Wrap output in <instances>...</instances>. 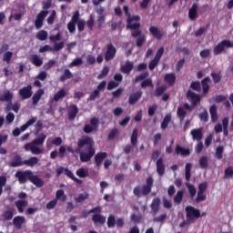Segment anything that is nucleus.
<instances>
[{
	"label": "nucleus",
	"mask_w": 233,
	"mask_h": 233,
	"mask_svg": "<svg viewBox=\"0 0 233 233\" xmlns=\"http://www.w3.org/2000/svg\"><path fill=\"white\" fill-rule=\"evenodd\" d=\"M147 86H150L151 88H154V83L152 82L151 78L145 79L141 83V88H147Z\"/></svg>",
	"instance_id": "54"
},
{
	"label": "nucleus",
	"mask_w": 233,
	"mask_h": 233,
	"mask_svg": "<svg viewBox=\"0 0 233 233\" xmlns=\"http://www.w3.org/2000/svg\"><path fill=\"white\" fill-rule=\"evenodd\" d=\"M136 37H137V41H136L137 46V48H141V46H143V45H145V41H147V36L145 35H141V33H140V35H138Z\"/></svg>",
	"instance_id": "46"
},
{
	"label": "nucleus",
	"mask_w": 233,
	"mask_h": 233,
	"mask_svg": "<svg viewBox=\"0 0 233 233\" xmlns=\"http://www.w3.org/2000/svg\"><path fill=\"white\" fill-rule=\"evenodd\" d=\"M106 156H108V154H106V152H99L95 156V164L96 165V167H101L103 161H105Z\"/></svg>",
	"instance_id": "28"
},
{
	"label": "nucleus",
	"mask_w": 233,
	"mask_h": 233,
	"mask_svg": "<svg viewBox=\"0 0 233 233\" xmlns=\"http://www.w3.org/2000/svg\"><path fill=\"white\" fill-rule=\"evenodd\" d=\"M150 208H151V212H152V214H154V216H156V214H157V212H159V210H161V198H159V197L153 198V200L150 204Z\"/></svg>",
	"instance_id": "14"
},
{
	"label": "nucleus",
	"mask_w": 233,
	"mask_h": 233,
	"mask_svg": "<svg viewBox=\"0 0 233 233\" xmlns=\"http://www.w3.org/2000/svg\"><path fill=\"white\" fill-rule=\"evenodd\" d=\"M32 170H25V171H17L15 173V177H17L18 182L20 185L26 183V181H30L32 177Z\"/></svg>",
	"instance_id": "10"
},
{
	"label": "nucleus",
	"mask_w": 233,
	"mask_h": 233,
	"mask_svg": "<svg viewBox=\"0 0 233 233\" xmlns=\"http://www.w3.org/2000/svg\"><path fill=\"white\" fill-rule=\"evenodd\" d=\"M10 167H23L25 165V161H23V158L21 156L16 155L14 159L9 163Z\"/></svg>",
	"instance_id": "30"
},
{
	"label": "nucleus",
	"mask_w": 233,
	"mask_h": 233,
	"mask_svg": "<svg viewBox=\"0 0 233 233\" xmlns=\"http://www.w3.org/2000/svg\"><path fill=\"white\" fill-rule=\"evenodd\" d=\"M177 116L180 119V122L183 123L185 117H187V110H185V107L178 106Z\"/></svg>",
	"instance_id": "40"
},
{
	"label": "nucleus",
	"mask_w": 233,
	"mask_h": 233,
	"mask_svg": "<svg viewBox=\"0 0 233 233\" xmlns=\"http://www.w3.org/2000/svg\"><path fill=\"white\" fill-rule=\"evenodd\" d=\"M80 65H83V58L78 57L69 64V67L72 68V66H80Z\"/></svg>",
	"instance_id": "60"
},
{
	"label": "nucleus",
	"mask_w": 233,
	"mask_h": 233,
	"mask_svg": "<svg viewBox=\"0 0 233 233\" xmlns=\"http://www.w3.org/2000/svg\"><path fill=\"white\" fill-rule=\"evenodd\" d=\"M86 199H88V194H80L75 198V201L76 203H83V201H86Z\"/></svg>",
	"instance_id": "62"
},
{
	"label": "nucleus",
	"mask_w": 233,
	"mask_h": 233,
	"mask_svg": "<svg viewBox=\"0 0 233 233\" xmlns=\"http://www.w3.org/2000/svg\"><path fill=\"white\" fill-rule=\"evenodd\" d=\"M56 65V60H49L47 63L44 65V70H50V68H53V66Z\"/></svg>",
	"instance_id": "63"
},
{
	"label": "nucleus",
	"mask_w": 233,
	"mask_h": 233,
	"mask_svg": "<svg viewBox=\"0 0 233 233\" xmlns=\"http://www.w3.org/2000/svg\"><path fill=\"white\" fill-rule=\"evenodd\" d=\"M46 15H48V11H41L37 15L35 21V26L36 30L43 28V21H45Z\"/></svg>",
	"instance_id": "13"
},
{
	"label": "nucleus",
	"mask_w": 233,
	"mask_h": 233,
	"mask_svg": "<svg viewBox=\"0 0 233 233\" xmlns=\"http://www.w3.org/2000/svg\"><path fill=\"white\" fill-rule=\"evenodd\" d=\"M77 114H79V108H77V106L76 105L69 106V110H68L69 121H74V119L77 117Z\"/></svg>",
	"instance_id": "21"
},
{
	"label": "nucleus",
	"mask_w": 233,
	"mask_h": 233,
	"mask_svg": "<svg viewBox=\"0 0 233 233\" xmlns=\"http://www.w3.org/2000/svg\"><path fill=\"white\" fill-rule=\"evenodd\" d=\"M134 70V62L127 60L125 65L120 66V72L126 74V76H130V73Z\"/></svg>",
	"instance_id": "15"
},
{
	"label": "nucleus",
	"mask_w": 233,
	"mask_h": 233,
	"mask_svg": "<svg viewBox=\"0 0 233 233\" xmlns=\"http://www.w3.org/2000/svg\"><path fill=\"white\" fill-rule=\"evenodd\" d=\"M164 54H165V47L161 46L157 51V54H156L154 58L158 60V61H161V57H163Z\"/></svg>",
	"instance_id": "59"
},
{
	"label": "nucleus",
	"mask_w": 233,
	"mask_h": 233,
	"mask_svg": "<svg viewBox=\"0 0 233 233\" xmlns=\"http://www.w3.org/2000/svg\"><path fill=\"white\" fill-rule=\"evenodd\" d=\"M92 217V221L95 224L99 223L100 225H105L106 223V217L101 215V212H94Z\"/></svg>",
	"instance_id": "20"
},
{
	"label": "nucleus",
	"mask_w": 233,
	"mask_h": 233,
	"mask_svg": "<svg viewBox=\"0 0 233 233\" xmlns=\"http://www.w3.org/2000/svg\"><path fill=\"white\" fill-rule=\"evenodd\" d=\"M123 10L125 15L127 16V30H131V37L136 38L137 35H141V24L139 23V21H141V16L138 15L131 16L127 5H124Z\"/></svg>",
	"instance_id": "2"
},
{
	"label": "nucleus",
	"mask_w": 233,
	"mask_h": 233,
	"mask_svg": "<svg viewBox=\"0 0 233 233\" xmlns=\"http://www.w3.org/2000/svg\"><path fill=\"white\" fill-rule=\"evenodd\" d=\"M12 99H14V93L10 90H6L3 95H0V102L12 103Z\"/></svg>",
	"instance_id": "24"
},
{
	"label": "nucleus",
	"mask_w": 233,
	"mask_h": 233,
	"mask_svg": "<svg viewBox=\"0 0 233 233\" xmlns=\"http://www.w3.org/2000/svg\"><path fill=\"white\" fill-rule=\"evenodd\" d=\"M4 221H11L14 218V209H8L3 213Z\"/></svg>",
	"instance_id": "44"
},
{
	"label": "nucleus",
	"mask_w": 233,
	"mask_h": 233,
	"mask_svg": "<svg viewBox=\"0 0 233 233\" xmlns=\"http://www.w3.org/2000/svg\"><path fill=\"white\" fill-rule=\"evenodd\" d=\"M46 140V136L45 133H41L40 136L33 140L30 143H27L24 146L25 152H31L34 156H39V154H43L45 151L41 149L39 147L45 145V141Z\"/></svg>",
	"instance_id": "3"
},
{
	"label": "nucleus",
	"mask_w": 233,
	"mask_h": 233,
	"mask_svg": "<svg viewBox=\"0 0 233 233\" xmlns=\"http://www.w3.org/2000/svg\"><path fill=\"white\" fill-rule=\"evenodd\" d=\"M15 205L19 212V214H23L25 212V207L28 206V201L26 200H17L15 202Z\"/></svg>",
	"instance_id": "32"
},
{
	"label": "nucleus",
	"mask_w": 233,
	"mask_h": 233,
	"mask_svg": "<svg viewBox=\"0 0 233 233\" xmlns=\"http://www.w3.org/2000/svg\"><path fill=\"white\" fill-rule=\"evenodd\" d=\"M157 172L158 176H165V164L163 163V158L160 157L157 161Z\"/></svg>",
	"instance_id": "31"
},
{
	"label": "nucleus",
	"mask_w": 233,
	"mask_h": 233,
	"mask_svg": "<svg viewBox=\"0 0 233 233\" xmlns=\"http://www.w3.org/2000/svg\"><path fill=\"white\" fill-rule=\"evenodd\" d=\"M208 83H210V77L208 76L201 80L204 95H207V93L210 90V86L208 85Z\"/></svg>",
	"instance_id": "34"
},
{
	"label": "nucleus",
	"mask_w": 233,
	"mask_h": 233,
	"mask_svg": "<svg viewBox=\"0 0 233 233\" xmlns=\"http://www.w3.org/2000/svg\"><path fill=\"white\" fill-rule=\"evenodd\" d=\"M149 34H151V35H153V37H155V39L157 41H161V39H163V37L166 35V33L160 31L159 28L156 25H151L149 27Z\"/></svg>",
	"instance_id": "12"
},
{
	"label": "nucleus",
	"mask_w": 233,
	"mask_h": 233,
	"mask_svg": "<svg viewBox=\"0 0 233 233\" xmlns=\"http://www.w3.org/2000/svg\"><path fill=\"white\" fill-rule=\"evenodd\" d=\"M66 199H68V197L66 196V194H65V190L58 189L56 192V198L49 201L46 204L47 210H52V209L56 208V207L57 206V201H61V203H65L66 201Z\"/></svg>",
	"instance_id": "6"
},
{
	"label": "nucleus",
	"mask_w": 233,
	"mask_h": 233,
	"mask_svg": "<svg viewBox=\"0 0 233 233\" xmlns=\"http://www.w3.org/2000/svg\"><path fill=\"white\" fill-rule=\"evenodd\" d=\"M200 168L207 170L208 168V157L202 156L198 161Z\"/></svg>",
	"instance_id": "42"
},
{
	"label": "nucleus",
	"mask_w": 233,
	"mask_h": 233,
	"mask_svg": "<svg viewBox=\"0 0 233 233\" xmlns=\"http://www.w3.org/2000/svg\"><path fill=\"white\" fill-rule=\"evenodd\" d=\"M94 212H102L101 207L98 206V207L93 208L89 211H82L81 218H83L84 219H86V218H88V215L94 214Z\"/></svg>",
	"instance_id": "36"
},
{
	"label": "nucleus",
	"mask_w": 233,
	"mask_h": 233,
	"mask_svg": "<svg viewBox=\"0 0 233 233\" xmlns=\"http://www.w3.org/2000/svg\"><path fill=\"white\" fill-rule=\"evenodd\" d=\"M172 121V116L171 115H166L162 123H161V128L162 130H167L168 128V125Z\"/></svg>",
	"instance_id": "43"
},
{
	"label": "nucleus",
	"mask_w": 233,
	"mask_h": 233,
	"mask_svg": "<svg viewBox=\"0 0 233 233\" xmlns=\"http://www.w3.org/2000/svg\"><path fill=\"white\" fill-rule=\"evenodd\" d=\"M184 196H185V191L178 190L173 198L174 203H176V205H181V201H183Z\"/></svg>",
	"instance_id": "35"
},
{
	"label": "nucleus",
	"mask_w": 233,
	"mask_h": 233,
	"mask_svg": "<svg viewBox=\"0 0 233 233\" xmlns=\"http://www.w3.org/2000/svg\"><path fill=\"white\" fill-rule=\"evenodd\" d=\"M198 218H201V211H199V209L192 206L186 207V218L187 223H194V219H198Z\"/></svg>",
	"instance_id": "7"
},
{
	"label": "nucleus",
	"mask_w": 233,
	"mask_h": 233,
	"mask_svg": "<svg viewBox=\"0 0 233 233\" xmlns=\"http://www.w3.org/2000/svg\"><path fill=\"white\" fill-rule=\"evenodd\" d=\"M225 177H233V167H228L225 171Z\"/></svg>",
	"instance_id": "64"
},
{
	"label": "nucleus",
	"mask_w": 233,
	"mask_h": 233,
	"mask_svg": "<svg viewBox=\"0 0 233 233\" xmlns=\"http://www.w3.org/2000/svg\"><path fill=\"white\" fill-rule=\"evenodd\" d=\"M12 56H14V53L11 51H6L3 56V61L9 64L10 61H12Z\"/></svg>",
	"instance_id": "55"
},
{
	"label": "nucleus",
	"mask_w": 233,
	"mask_h": 233,
	"mask_svg": "<svg viewBox=\"0 0 233 233\" xmlns=\"http://www.w3.org/2000/svg\"><path fill=\"white\" fill-rule=\"evenodd\" d=\"M37 163H39V158H37V157H31L29 159L24 160V165L26 167H35Z\"/></svg>",
	"instance_id": "39"
},
{
	"label": "nucleus",
	"mask_w": 233,
	"mask_h": 233,
	"mask_svg": "<svg viewBox=\"0 0 233 233\" xmlns=\"http://www.w3.org/2000/svg\"><path fill=\"white\" fill-rule=\"evenodd\" d=\"M187 97L191 99V103H192L193 106H196V105H198V103L201 102V96H199V95L194 93L192 90H188L187 92Z\"/></svg>",
	"instance_id": "19"
},
{
	"label": "nucleus",
	"mask_w": 233,
	"mask_h": 233,
	"mask_svg": "<svg viewBox=\"0 0 233 233\" xmlns=\"http://www.w3.org/2000/svg\"><path fill=\"white\" fill-rule=\"evenodd\" d=\"M164 81L165 83L169 85V86H174V85H176V74L174 73L166 74L164 76Z\"/></svg>",
	"instance_id": "29"
},
{
	"label": "nucleus",
	"mask_w": 233,
	"mask_h": 233,
	"mask_svg": "<svg viewBox=\"0 0 233 233\" xmlns=\"http://www.w3.org/2000/svg\"><path fill=\"white\" fill-rule=\"evenodd\" d=\"M167 90V86H161L157 87L156 91H155V96L157 97H159L160 96H163V93Z\"/></svg>",
	"instance_id": "61"
},
{
	"label": "nucleus",
	"mask_w": 233,
	"mask_h": 233,
	"mask_svg": "<svg viewBox=\"0 0 233 233\" xmlns=\"http://www.w3.org/2000/svg\"><path fill=\"white\" fill-rule=\"evenodd\" d=\"M25 223L26 218L23 216H16L13 218V225L16 228V230H21Z\"/></svg>",
	"instance_id": "16"
},
{
	"label": "nucleus",
	"mask_w": 233,
	"mask_h": 233,
	"mask_svg": "<svg viewBox=\"0 0 233 233\" xmlns=\"http://www.w3.org/2000/svg\"><path fill=\"white\" fill-rule=\"evenodd\" d=\"M190 89L195 90V92H201V83L199 81L191 82Z\"/></svg>",
	"instance_id": "49"
},
{
	"label": "nucleus",
	"mask_w": 233,
	"mask_h": 233,
	"mask_svg": "<svg viewBox=\"0 0 233 233\" xmlns=\"http://www.w3.org/2000/svg\"><path fill=\"white\" fill-rule=\"evenodd\" d=\"M226 48H233V42L228 39L220 41L213 49L214 56H220L225 52Z\"/></svg>",
	"instance_id": "8"
},
{
	"label": "nucleus",
	"mask_w": 233,
	"mask_h": 233,
	"mask_svg": "<svg viewBox=\"0 0 233 233\" xmlns=\"http://www.w3.org/2000/svg\"><path fill=\"white\" fill-rule=\"evenodd\" d=\"M79 154L82 163H88L90 159L96 156V148L94 147V139L88 136H83L77 141V147L75 149Z\"/></svg>",
	"instance_id": "1"
},
{
	"label": "nucleus",
	"mask_w": 233,
	"mask_h": 233,
	"mask_svg": "<svg viewBox=\"0 0 233 233\" xmlns=\"http://www.w3.org/2000/svg\"><path fill=\"white\" fill-rule=\"evenodd\" d=\"M142 91H137L136 93L131 94L128 98L129 105H136V103H137V101L139 100L140 97H142Z\"/></svg>",
	"instance_id": "27"
},
{
	"label": "nucleus",
	"mask_w": 233,
	"mask_h": 233,
	"mask_svg": "<svg viewBox=\"0 0 233 233\" xmlns=\"http://www.w3.org/2000/svg\"><path fill=\"white\" fill-rule=\"evenodd\" d=\"M76 176L78 177H88V169H85V167H80L76 170Z\"/></svg>",
	"instance_id": "50"
},
{
	"label": "nucleus",
	"mask_w": 233,
	"mask_h": 233,
	"mask_svg": "<svg viewBox=\"0 0 233 233\" xmlns=\"http://www.w3.org/2000/svg\"><path fill=\"white\" fill-rule=\"evenodd\" d=\"M74 77V75L70 71V69H65L64 74L60 76L59 81L62 83H65L66 79H72Z\"/></svg>",
	"instance_id": "37"
},
{
	"label": "nucleus",
	"mask_w": 233,
	"mask_h": 233,
	"mask_svg": "<svg viewBox=\"0 0 233 233\" xmlns=\"http://www.w3.org/2000/svg\"><path fill=\"white\" fill-rule=\"evenodd\" d=\"M33 94L34 91H32V85H27L18 91V95L20 96L21 99H23V101H25V99H30Z\"/></svg>",
	"instance_id": "11"
},
{
	"label": "nucleus",
	"mask_w": 233,
	"mask_h": 233,
	"mask_svg": "<svg viewBox=\"0 0 233 233\" xmlns=\"http://www.w3.org/2000/svg\"><path fill=\"white\" fill-rule=\"evenodd\" d=\"M199 9V5L198 3H194L188 10V19L190 21H196L198 19V10Z\"/></svg>",
	"instance_id": "17"
},
{
	"label": "nucleus",
	"mask_w": 233,
	"mask_h": 233,
	"mask_svg": "<svg viewBox=\"0 0 233 233\" xmlns=\"http://www.w3.org/2000/svg\"><path fill=\"white\" fill-rule=\"evenodd\" d=\"M154 186V178L149 177L146 180V185H144L141 188L140 186H137L133 189V194L137 198H141V196H148L150 192H152V187Z\"/></svg>",
	"instance_id": "5"
},
{
	"label": "nucleus",
	"mask_w": 233,
	"mask_h": 233,
	"mask_svg": "<svg viewBox=\"0 0 233 233\" xmlns=\"http://www.w3.org/2000/svg\"><path fill=\"white\" fill-rule=\"evenodd\" d=\"M30 61H31L32 65H34L35 66H37V67H39L43 65V58L39 57V56H37V55H31Z\"/></svg>",
	"instance_id": "33"
},
{
	"label": "nucleus",
	"mask_w": 233,
	"mask_h": 233,
	"mask_svg": "<svg viewBox=\"0 0 233 233\" xmlns=\"http://www.w3.org/2000/svg\"><path fill=\"white\" fill-rule=\"evenodd\" d=\"M86 25L90 32L94 30V15H91L89 16V19L86 21Z\"/></svg>",
	"instance_id": "58"
},
{
	"label": "nucleus",
	"mask_w": 233,
	"mask_h": 233,
	"mask_svg": "<svg viewBox=\"0 0 233 233\" xmlns=\"http://www.w3.org/2000/svg\"><path fill=\"white\" fill-rule=\"evenodd\" d=\"M137 128H134L131 135V145L132 147L137 146Z\"/></svg>",
	"instance_id": "48"
},
{
	"label": "nucleus",
	"mask_w": 233,
	"mask_h": 233,
	"mask_svg": "<svg viewBox=\"0 0 233 233\" xmlns=\"http://www.w3.org/2000/svg\"><path fill=\"white\" fill-rule=\"evenodd\" d=\"M66 96V91L65 89H60L57 93L54 95L53 98L49 101V105H51V103H54V101L57 103V101L63 99Z\"/></svg>",
	"instance_id": "26"
},
{
	"label": "nucleus",
	"mask_w": 233,
	"mask_h": 233,
	"mask_svg": "<svg viewBox=\"0 0 233 233\" xmlns=\"http://www.w3.org/2000/svg\"><path fill=\"white\" fill-rule=\"evenodd\" d=\"M45 96V89H38L32 96L33 105L35 106L41 100V97Z\"/></svg>",
	"instance_id": "25"
},
{
	"label": "nucleus",
	"mask_w": 233,
	"mask_h": 233,
	"mask_svg": "<svg viewBox=\"0 0 233 233\" xmlns=\"http://www.w3.org/2000/svg\"><path fill=\"white\" fill-rule=\"evenodd\" d=\"M157 65H159V60H157V58L152 59L148 65L149 70L151 72H154V70H156V67L157 66Z\"/></svg>",
	"instance_id": "53"
},
{
	"label": "nucleus",
	"mask_w": 233,
	"mask_h": 233,
	"mask_svg": "<svg viewBox=\"0 0 233 233\" xmlns=\"http://www.w3.org/2000/svg\"><path fill=\"white\" fill-rule=\"evenodd\" d=\"M190 134L194 141H201L203 139V127L192 129Z\"/></svg>",
	"instance_id": "22"
},
{
	"label": "nucleus",
	"mask_w": 233,
	"mask_h": 233,
	"mask_svg": "<svg viewBox=\"0 0 233 233\" xmlns=\"http://www.w3.org/2000/svg\"><path fill=\"white\" fill-rule=\"evenodd\" d=\"M186 187L188 190L191 199H193V198H196V194H198V190L196 189V187H194V185L188 182L186 183Z\"/></svg>",
	"instance_id": "41"
},
{
	"label": "nucleus",
	"mask_w": 233,
	"mask_h": 233,
	"mask_svg": "<svg viewBox=\"0 0 233 233\" xmlns=\"http://www.w3.org/2000/svg\"><path fill=\"white\" fill-rule=\"evenodd\" d=\"M208 31V25L205 27H200L195 32L196 37H201L206 32Z\"/></svg>",
	"instance_id": "52"
},
{
	"label": "nucleus",
	"mask_w": 233,
	"mask_h": 233,
	"mask_svg": "<svg viewBox=\"0 0 233 233\" xmlns=\"http://www.w3.org/2000/svg\"><path fill=\"white\" fill-rule=\"evenodd\" d=\"M29 181L31 183H33V185H35V187H37L38 188H41V187L45 186V181L42 180V178L39 177V176L34 175V173H32L31 178Z\"/></svg>",
	"instance_id": "23"
},
{
	"label": "nucleus",
	"mask_w": 233,
	"mask_h": 233,
	"mask_svg": "<svg viewBox=\"0 0 233 233\" xmlns=\"http://www.w3.org/2000/svg\"><path fill=\"white\" fill-rule=\"evenodd\" d=\"M107 227L108 228H112L116 227V217L114 215H110L107 218Z\"/></svg>",
	"instance_id": "57"
},
{
	"label": "nucleus",
	"mask_w": 233,
	"mask_h": 233,
	"mask_svg": "<svg viewBox=\"0 0 233 233\" xmlns=\"http://www.w3.org/2000/svg\"><path fill=\"white\" fill-rule=\"evenodd\" d=\"M35 37L39 41H46V39H48V32H46V30H40L36 34Z\"/></svg>",
	"instance_id": "45"
},
{
	"label": "nucleus",
	"mask_w": 233,
	"mask_h": 233,
	"mask_svg": "<svg viewBox=\"0 0 233 233\" xmlns=\"http://www.w3.org/2000/svg\"><path fill=\"white\" fill-rule=\"evenodd\" d=\"M175 152L177 155L181 154L182 156H185V157L190 156V149L184 148L179 145L176 147Z\"/></svg>",
	"instance_id": "38"
},
{
	"label": "nucleus",
	"mask_w": 233,
	"mask_h": 233,
	"mask_svg": "<svg viewBox=\"0 0 233 233\" xmlns=\"http://www.w3.org/2000/svg\"><path fill=\"white\" fill-rule=\"evenodd\" d=\"M116 47H114V45L108 44L107 45V50L105 54V60L106 61H112L114 57L116 56Z\"/></svg>",
	"instance_id": "18"
},
{
	"label": "nucleus",
	"mask_w": 233,
	"mask_h": 233,
	"mask_svg": "<svg viewBox=\"0 0 233 233\" xmlns=\"http://www.w3.org/2000/svg\"><path fill=\"white\" fill-rule=\"evenodd\" d=\"M100 97H101V92L96 89L90 94L88 97V101H96V99H99Z\"/></svg>",
	"instance_id": "47"
},
{
	"label": "nucleus",
	"mask_w": 233,
	"mask_h": 233,
	"mask_svg": "<svg viewBox=\"0 0 233 233\" xmlns=\"http://www.w3.org/2000/svg\"><path fill=\"white\" fill-rule=\"evenodd\" d=\"M114 79H115V82L114 81H110L107 84V90H114V88H116L117 86V73H116L114 75Z\"/></svg>",
	"instance_id": "51"
},
{
	"label": "nucleus",
	"mask_w": 233,
	"mask_h": 233,
	"mask_svg": "<svg viewBox=\"0 0 233 233\" xmlns=\"http://www.w3.org/2000/svg\"><path fill=\"white\" fill-rule=\"evenodd\" d=\"M223 152H224V147L223 146H218L216 149V157L217 159H223Z\"/></svg>",
	"instance_id": "56"
},
{
	"label": "nucleus",
	"mask_w": 233,
	"mask_h": 233,
	"mask_svg": "<svg viewBox=\"0 0 233 233\" xmlns=\"http://www.w3.org/2000/svg\"><path fill=\"white\" fill-rule=\"evenodd\" d=\"M98 128H99V118L92 117L90 119V124H86L84 126L83 132H85V134H92V132H97Z\"/></svg>",
	"instance_id": "9"
},
{
	"label": "nucleus",
	"mask_w": 233,
	"mask_h": 233,
	"mask_svg": "<svg viewBox=\"0 0 233 233\" xmlns=\"http://www.w3.org/2000/svg\"><path fill=\"white\" fill-rule=\"evenodd\" d=\"M79 11H76L72 15L71 20L67 24V30L69 34H76V25L77 26L79 34L85 32V26L86 25V22L84 19H79Z\"/></svg>",
	"instance_id": "4"
}]
</instances>
